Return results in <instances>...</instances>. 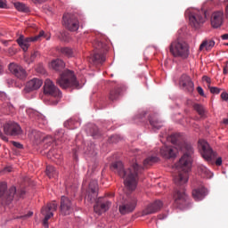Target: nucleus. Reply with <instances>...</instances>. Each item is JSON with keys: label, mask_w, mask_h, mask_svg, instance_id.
<instances>
[{"label": "nucleus", "mask_w": 228, "mask_h": 228, "mask_svg": "<svg viewBox=\"0 0 228 228\" xmlns=\"http://www.w3.org/2000/svg\"><path fill=\"white\" fill-rule=\"evenodd\" d=\"M177 148L183 152V155L181 157V159L175 164L173 181L175 185L182 186L189 181V172L192 166L194 150L188 142L177 144Z\"/></svg>", "instance_id": "1"}, {"label": "nucleus", "mask_w": 228, "mask_h": 228, "mask_svg": "<svg viewBox=\"0 0 228 228\" xmlns=\"http://www.w3.org/2000/svg\"><path fill=\"white\" fill-rule=\"evenodd\" d=\"M110 169L124 179V183L128 191H134L137 187L139 175L143 167L139 166L138 163H134L127 169H125L122 161H116L112 163Z\"/></svg>", "instance_id": "2"}, {"label": "nucleus", "mask_w": 228, "mask_h": 228, "mask_svg": "<svg viewBox=\"0 0 228 228\" xmlns=\"http://www.w3.org/2000/svg\"><path fill=\"white\" fill-rule=\"evenodd\" d=\"M169 52L175 58L187 59L190 55V48L183 40L177 39L169 45Z\"/></svg>", "instance_id": "3"}, {"label": "nucleus", "mask_w": 228, "mask_h": 228, "mask_svg": "<svg viewBox=\"0 0 228 228\" xmlns=\"http://www.w3.org/2000/svg\"><path fill=\"white\" fill-rule=\"evenodd\" d=\"M62 89H67L69 87L79 89L81 86L77 81V78L74 73L71 70L65 69L56 81Z\"/></svg>", "instance_id": "4"}, {"label": "nucleus", "mask_w": 228, "mask_h": 228, "mask_svg": "<svg viewBox=\"0 0 228 228\" xmlns=\"http://www.w3.org/2000/svg\"><path fill=\"white\" fill-rule=\"evenodd\" d=\"M96 52L90 57L89 62L94 65H99L105 61V52L108 50L107 45L102 41H97L94 45Z\"/></svg>", "instance_id": "5"}, {"label": "nucleus", "mask_w": 228, "mask_h": 228, "mask_svg": "<svg viewBox=\"0 0 228 228\" xmlns=\"http://www.w3.org/2000/svg\"><path fill=\"white\" fill-rule=\"evenodd\" d=\"M15 195L18 196L17 188L15 186H12L8 190V185L6 182L0 183V200L4 203H5L6 205L11 204Z\"/></svg>", "instance_id": "6"}, {"label": "nucleus", "mask_w": 228, "mask_h": 228, "mask_svg": "<svg viewBox=\"0 0 228 228\" xmlns=\"http://www.w3.org/2000/svg\"><path fill=\"white\" fill-rule=\"evenodd\" d=\"M44 38H45V32L42 30L36 37H25L24 36H20L17 39V44L23 50V52H28L29 46L31 45V43L40 42Z\"/></svg>", "instance_id": "7"}, {"label": "nucleus", "mask_w": 228, "mask_h": 228, "mask_svg": "<svg viewBox=\"0 0 228 228\" xmlns=\"http://www.w3.org/2000/svg\"><path fill=\"white\" fill-rule=\"evenodd\" d=\"M199 148L200 150L201 157L208 162H211L216 158V153L210 147L208 142L205 140L199 141Z\"/></svg>", "instance_id": "8"}, {"label": "nucleus", "mask_w": 228, "mask_h": 228, "mask_svg": "<svg viewBox=\"0 0 228 228\" xmlns=\"http://www.w3.org/2000/svg\"><path fill=\"white\" fill-rule=\"evenodd\" d=\"M137 207V198L135 196H128L119 206L121 215L133 213Z\"/></svg>", "instance_id": "9"}, {"label": "nucleus", "mask_w": 228, "mask_h": 228, "mask_svg": "<svg viewBox=\"0 0 228 228\" xmlns=\"http://www.w3.org/2000/svg\"><path fill=\"white\" fill-rule=\"evenodd\" d=\"M58 204L55 201L48 203L41 208V214L45 216L43 225L48 228V220L53 216V212L57 210Z\"/></svg>", "instance_id": "10"}, {"label": "nucleus", "mask_w": 228, "mask_h": 228, "mask_svg": "<svg viewBox=\"0 0 228 228\" xmlns=\"http://www.w3.org/2000/svg\"><path fill=\"white\" fill-rule=\"evenodd\" d=\"M63 25L71 32H75L79 28V22L75 14H69L67 12L63 15Z\"/></svg>", "instance_id": "11"}, {"label": "nucleus", "mask_w": 228, "mask_h": 228, "mask_svg": "<svg viewBox=\"0 0 228 228\" xmlns=\"http://www.w3.org/2000/svg\"><path fill=\"white\" fill-rule=\"evenodd\" d=\"M174 204L176 208H184L187 205V195L183 189H176L174 196Z\"/></svg>", "instance_id": "12"}, {"label": "nucleus", "mask_w": 228, "mask_h": 228, "mask_svg": "<svg viewBox=\"0 0 228 228\" xmlns=\"http://www.w3.org/2000/svg\"><path fill=\"white\" fill-rule=\"evenodd\" d=\"M4 132L9 136H19L22 133V128L18 123L10 121L4 124Z\"/></svg>", "instance_id": "13"}, {"label": "nucleus", "mask_w": 228, "mask_h": 228, "mask_svg": "<svg viewBox=\"0 0 228 228\" xmlns=\"http://www.w3.org/2000/svg\"><path fill=\"white\" fill-rule=\"evenodd\" d=\"M205 21V14H200V12H191L189 14V23L194 28H200Z\"/></svg>", "instance_id": "14"}, {"label": "nucleus", "mask_w": 228, "mask_h": 228, "mask_svg": "<svg viewBox=\"0 0 228 228\" xmlns=\"http://www.w3.org/2000/svg\"><path fill=\"white\" fill-rule=\"evenodd\" d=\"M44 93L45 94L51 95L53 97L61 96L60 90L54 86V84L50 79H46L45 81Z\"/></svg>", "instance_id": "15"}, {"label": "nucleus", "mask_w": 228, "mask_h": 228, "mask_svg": "<svg viewBox=\"0 0 228 228\" xmlns=\"http://www.w3.org/2000/svg\"><path fill=\"white\" fill-rule=\"evenodd\" d=\"M110 206V201L107 200L104 198H99L96 200V204L94 206V209L96 214L102 215V213L106 212Z\"/></svg>", "instance_id": "16"}, {"label": "nucleus", "mask_w": 228, "mask_h": 228, "mask_svg": "<svg viewBox=\"0 0 228 228\" xmlns=\"http://www.w3.org/2000/svg\"><path fill=\"white\" fill-rule=\"evenodd\" d=\"M60 209L62 216H69L72 213L73 205L68 197L61 196Z\"/></svg>", "instance_id": "17"}, {"label": "nucleus", "mask_w": 228, "mask_h": 228, "mask_svg": "<svg viewBox=\"0 0 228 228\" xmlns=\"http://www.w3.org/2000/svg\"><path fill=\"white\" fill-rule=\"evenodd\" d=\"M163 207L161 200H155L152 203L148 204L146 208L142 210V216H149L159 212Z\"/></svg>", "instance_id": "18"}, {"label": "nucleus", "mask_w": 228, "mask_h": 228, "mask_svg": "<svg viewBox=\"0 0 228 228\" xmlns=\"http://www.w3.org/2000/svg\"><path fill=\"white\" fill-rule=\"evenodd\" d=\"M8 68L10 72H12L19 79H24L28 76V74L26 73V69H24L21 66L18 64L11 63L9 64Z\"/></svg>", "instance_id": "19"}, {"label": "nucleus", "mask_w": 228, "mask_h": 228, "mask_svg": "<svg viewBox=\"0 0 228 228\" xmlns=\"http://www.w3.org/2000/svg\"><path fill=\"white\" fill-rule=\"evenodd\" d=\"M224 20V14L223 11H216L212 15H211V25L214 28H220Z\"/></svg>", "instance_id": "20"}, {"label": "nucleus", "mask_w": 228, "mask_h": 228, "mask_svg": "<svg viewBox=\"0 0 228 228\" xmlns=\"http://www.w3.org/2000/svg\"><path fill=\"white\" fill-rule=\"evenodd\" d=\"M177 152V148L173 146H162V148H160V155H162V158L165 159H175Z\"/></svg>", "instance_id": "21"}, {"label": "nucleus", "mask_w": 228, "mask_h": 228, "mask_svg": "<svg viewBox=\"0 0 228 228\" xmlns=\"http://www.w3.org/2000/svg\"><path fill=\"white\" fill-rule=\"evenodd\" d=\"M179 84L183 89H185L189 93H191L194 91V83L191 81V77L187 75L181 76Z\"/></svg>", "instance_id": "22"}, {"label": "nucleus", "mask_w": 228, "mask_h": 228, "mask_svg": "<svg viewBox=\"0 0 228 228\" xmlns=\"http://www.w3.org/2000/svg\"><path fill=\"white\" fill-rule=\"evenodd\" d=\"M191 194L195 201H201L208 195V190L201 185L193 189Z\"/></svg>", "instance_id": "23"}, {"label": "nucleus", "mask_w": 228, "mask_h": 228, "mask_svg": "<svg viewBox=\"0 0 228 228\" xmlns=\"http://www.w3.org/2000/svg\"><path fill=\"white\" fill-rule=\"evenodd\" d=\"M98 194V183L95 180L92 181L89 184V192L86 199L90 202H94Z\"/></svg>", "instance_id": "24"}, {"label": "nucleus", "mask_w": 228, "mask_h": 228, "mask_svg": "<svg viewBox=\"0 0 228 228\" xmlns=\"http://www.w3.org/2000/svg\"><path fill=\"white\" fill-rule=\"evenodd\" d=\"M44 82L40 78H33L30 81H28L25 86V91L27 93H29L34 90H38Z\"/></svg>", "instance_id": "25"}, {"label": "nucleus", "mask_w": 228, "mask_h": 228, "mask_svg": "<svg viewBox=\"0 0 228 228\" xmlns=\"http://www.w3.org/2000/svg\"><path fill=\"white\" fill-rule=\"evenodd\" d=\"M198 171H199V173H200V176H201L202 178H207V179H208V178H211L212 175H213L212 172L209 171V170L208 169V167H205L204 165H200V166L198 167Z\"/></svg>", "instance_id": "26"}, {"label": "nucleus", "mask_w": 228, "mask_h": 228, "mask_svg": "<svg viewBox=\"0 0 228 228\" xmlns=\"http://www.w3.org/2000/svg\"><path fill=\"white\" fill-rule=\"evenodd\" d=\"M150 125H151L153 129H159L160 127H163V122L159 120L156 115L150 116Z\"/></svg>", "instance_id": "27"}, {"label": "nucleus", "mask_w": 228, "mask_h": 228, "mask_svg": "<svg viewBox=\"0 0 228 228\" xmlns=\"http://www.w3.org/2000/svg\"><path fill=\"white\" fill-rule=\"evenodd\" d=\"M158 161H159V158L156 156L148 157L146 158V159H144V161H142V167L143 168H149Z\"/></svg>", "instance_id": "28"}, {"label": "nucleus", "mask_w": 228, "mask_h": 228, "mask_svg": "<svg viewBox=\"0 0 228 228\" xmlns=\"http://www.w3.org/2000/svg\"><path fill=\"white\" fill-rule=\"evenodd\" d=\"M45 174L50 179H55L58 177V172L53 166L46 167Z\"/></svg>", "instance_id": "29"}, {"label": "nucleus", "mask_w": 228, "mask_h": 228, "mask_svg": "<svg viewBox=\"0 0 228 228\" xmlns=\"http://www.w3.org/2000/svg\"><path fill=\"white\" fill-rule=\"evenodd\" d=\"M51 67L56 71H61L65 67V63L61 60L57 59L52 61Z\"/></svg>", "instance_id": "30"}, {"label": "nucleus", "mask_w": 228, "mask_h": 228, "mask_svg": "<svg viewBox=\"0 0 228 228\" xmlns=\"http://www.w3.org/2000/svg\"><path fill=\"white\" fill-rule=\"evenodd\" d=\"M121 91L122 89L120 86H117L113 90H111L109 96L110 100L112 102L118 100V97L120 96Z\"/></svg>", "instance_id": "31"}, {"label": "nucleus", "mask_w": 228, "mask_h": 228, "mask_svg": "<svg viewBox=\"0 0 228 228\" xmlns=\"http://www.w3.org/2000/svg\"><path fill=\"white\" fill-rule=\"evenodd\" d=\"M64 126L68 129H77V127H79L80 122L76 121L75 119H69L67 122L64 123Z\"/></svg>", "instance_id": "32"}, {"label": "nucleus", "mask_w": 228, "mask_h": 228, "mask_svg": "<svg viewBox=\"0 0 228 228\" xmlns=\"http://www.w3.org/2000/svg\"><path fill=\"white\" fill-rule=\"evenodd\" d=\"M14 7L18 12H29V9L28 7L26 6V4H22L21 2H15Z\"/></svg>", "instance_id": "33"}, {"label": "nucleus", "mask_w": 228, "mask_h": 228, "mask_svg": "<svg viewBox=\"0 0 228 228\" xmlns=\"http://www.w3.org/2000/svg\"><path fill=\"white\" fill-rule=\"evenodd\" d=\"M34 138L38 143H41L44 142V140L45 139V134L40 131H35Z\"/></svg>", "instance_id": "34"}, {"label": "nucleus", "mask_w": 228, "mask_h": 228, "mask_svg": "<svg viewBox=\"0 0 228 228\" xmlns=\"http://www.w3.org/2000/svg\"><path fill=\"white\" fill-rule=\"evenodd\" d=\"M216 45V43L214 41H209V42H203L200 45V50L202 51L204 48H206V50H209L212 47H214Z\"/></svg>", "instance_id": "35"}, {"label": "nucleus", "mask_w": 228, "mask_h": 228, "mask_svg": "<svg viewBox=\"0 0 228 228\" xmlns=\"http://www.w3.org/2000/svg\"><path fill=\"white\" fill-rule=\"evenodd\" d=\"M60 52L61 54L67 56L68 58H71L74 56L73 51L68 47L61 48Z\"/></svg>", "instance_id": "36"}, {"label": "nucleus", "mask_w": 228, "mask_h": 228, "mask_svg": "<svg viewBox=\"0 0 228 228\" xmlns=\"http://www.w3.org/2000/svg\"><path fill=\"white\" fill-rule=\"evenodd\" d=\"M194 110L198 112L200 117H203L205 115V108L201 104H194L193 105Z\"/></svg>", "instance_id": "37"}, {"label": "nucleus", "mask_w": 228, "mask_h": 228, "mask_svg": "<svg viewBox=\"0 0 228 228\" xmlns=\"http://www.w3.org/2000/svg\"><path fill=\"white\" fill-rule=\"evenodd\" d=\"M171 142L174 145H178V143H179V134H174L171 135Z\"/></svg>", "instance_id": "38"}, {"label": "nucleus", "mask_w": 228, "mask_h": 228, "mask_svg": "<svg viewBox=\"0 0 228 228\" xmlns=\"http://www.w3.org/2000/svg\"><path fill=\"white\" fill-rule=\"evenodd\" d=\"M209 91L213 94H218L221 93V89L216 86H208Z\"/></svg>", "instance_id": "39"}, {"label": "nucleus", "mask_w": 228, "mask_h": 228, "mask_svg": "<svg viewBox=\"0 0 228 228\" xmlns=\"http://www.w3.org/2000/svg\"><path fill=\"white\" fill-rule=\"evenodd\" d=\"M54 142V139L51 135H45L44 143L51 145Z\"/></svg>", "instance_id": "40"}, {"label": "nucleus", "mask_w": 228, "mask_h": 228, "mask_svg": "<svg viewBox=\"0 0 228 228\" xmlns=\"http://www.w3.org/2000/svg\"><path fill=\"white\" fill-rule=\"evenodd\" d=\"M196 90L200 96L206 97L205 92L201 86H198Z\"/></svg>", "instance_id": "41"}, {"label": "nucleus", "mask_w": 228, "mask_h": 228, "mask_svg": "<svg viewBox=\"0 0 228 228\" xmlns=\"http://www.w3.org/2000/svg\"><path fill=\"white\" fill-rule=\"evenodd\" d=\"M12 144L13 147H15L16 149L21 150L22 149V144L20 142H12Z\"/></svg>", "instance_id": "42"}, {"label": "nucleus", "mask_w": 228, "mask_h": 228, "mask_svg": "<svg viewBox=\"0 0 228 228\" xmlns=\"http://www.w3.org/2000/svg\"><path fill=\"white\" fill-rule=\"evenodd\" d=\"M16 53H17V50H16L15 48L10 47V48L8 49V54H9L10 56L15 55Z\"/></svg>", "instance_id": "43"}, {"label": "nucleus", "mask_w": 228, "mask_h": 228, "mask_svg": "<svg viewBox=\"0 0 228 228\" xmlns=\"http://www.w3.org/2000/svg\"><path fill=\"white\" fill-rule=\"evenodd\" d=\"M202 80L205 81L208 84V86H211V83H212L211 78L208 77V76L202 77Z\"/></svg>", "instance_id": "44"}, {"label": "nucleus", "mask_w": 228, "mask_h": 228, "mask_svg": "<svg viewBox=\"0 0 228 228\" xmlns=\"http://www.w3.org/2000/svg\"><path fill=\"white\" fill-rule=\"evenodd\" d=\"M0 138L4 142H8L9 141L8 137L2 131H0Z\"/></svg>", "instance_id": "45"}, {"label": "nucleus", "mask_w": 228, "mask_h": 228, "mask_svg": "<svg viewBox=\"0 0 228 228\" xmlns=\"http://www.w3.org/2000/svg\"><path fill=\"white\" fill-rule=\"evenodd\" d=\"M0 8H3V9L7 8V4L5 0H0Z\"/></svg>", "instance_id": "46"}, {"label": "nucleus", "mask_w": 228, "mask_h": 228, "mask_svg": "<svg viewBox=\"0 0 228 228\" xmlns=\"http://www.w3.org/2000/svg\"><path fill=\"white\" fill-rule=\"evenodd\" d=\"M221 98L224 100V101H228V93H222L221 94Z\"/></svg>", "instance_id": "47"}, {"label": "nucleus", "mask_w": 228, "mask_h": 228, "mask_svg": "<svg viewBox=\"0 0 228 228\" xmlns=\"http://www.w3.org/2000/svg\"><path fill=\"white\" fill-rule=\"evenodd\" d=\"M222 164H223V159H222V158H217L216 160V165L217 167H220V166H222Z\"/></svg>", "instance_id": "48"}, {"label": "nucleus", "mask_w": 228, "mask_h": 228, "mask_svg": "<svg viewBox=\"0 0 228 228\" xmlns=\"http://www.w3.org/2000/svg\"><path fill=\"white\" fill-rule=\"evenodd\" d=\"M31 216H33V211H29L27 215L23 216L24 218H29Z\"/></svg>", "instance_id": "49"}, {"label": "nucleus", "mask_w": 228, "mask_h": 228, "mask_svg": "<svg viewBox=\"0 0 228 228\" xmlns=\"http://www.w3.org/2000/svg\"><path fill=\"white\" fill-rule=\"evenodd\" d=\"M18 193H19V198H22V196L26 194V191L24 190H20V191H18Z\"/></svg>", "instance_id": "50"}, {"label": "nucleus", "mask_w": 228, "mask_h": 228, "mask_svg": "<svg viewBox=\"0 0 228 228\" xmlns=\"http://www.w3.org/2000/svg\"><path fill=\"white\" fill-rule=\"evenodd\" d=\"M38 55H39L38 52H34V53L31 54V59H32V60H35V58H37V56H38Z\"/></svg>", "instance_id": "51"}, {"label": "nucleus", "mask_w": 228, "mask_h": 228, "mask_svg": "<svg viewBox=\"0 0 228 228\" xmlns=\"http://www.w3.org/2000/svg\"><path fill=\"white\" fill-rule=\"evenodd\" d=\"M4 73V66H3V62L0 61V75H2Z\"/></svg>", "instance_id": "52"}, {"label": "nucleus", "mask_w": 228, "mask_h": 228, "mask_svg": "<svg viewBox=\"0 0 228 228\" xmlns=\"http://www.w3.org/2000/svg\"><path fill=\"white\" fill-rule=\"evenodd\" d=\"M4 171L8 172V173H11V172H12V167H5Z\"/></svg>", "instance_id": "53"}, {"label": "nucleus", "mask_w": 228, "mask_h": 228, "mask_svg": "<svg viewBox=\"0 0 228 228\" xmlns=\"http://www.w3.org/2000/svg\"><path fill=\"white\" fill-rule=\"evenodd\" d=\"M224 74H228V66H224L223 69Z\"/></svg>", "instance_id": "54"}, {"label": "nucleus", "mask_w": 228, "mask_h": 228, "mask_svg": "<svg viewBox=\"0 0 228 228\" xmlns=\"http://www.w3.org/2000/svg\"><path fill=\"white\" fill-rule=\"evenodd\" d=\"M221 38L223 40H228V34H224V35L221 36Z\"/></svg>", "instance_id": "55"}, {"label": "nucleus", "mask_w": 228, "mask_h": 228, "mask_svg": "<svg viewBox=\"0 0 228 228\" xmlns=\"http://www.w3.org/2000/svg\"><path fill=\"white\" fill-rule=\"evenodd\" d=\"M223 124H224L225 126H228V118H224L223 120Z\"/></svg>", "instance_id": "56"}, {"label": "nucleus", "mask_w": 228, "mask_h": 228, "mask_svg": "<svg viewBox=\"0 0 228 228\" xmlns=\"http://www.w3.org/2000/svg\"><path fill=\"white\" fill-rule=\"evenodd\" d=\"M225 15L228 18V5H226V7H225Z\"/></svg>", "instance_id": "57"}, {"label": "nucleus", "mask_w": 228, "mask_h": 228, "mask_svg": "<svg viewBox=\"0 0 228 228\" xmlns=\"http://www.w3.org/2000/svg\"><path fill=\"white\" fill-rule=\"evenodd\" d=\"M3 45H4L5 46H8L9 42L8 41H2Z\"/></svg>", "instance_id": "58"}, {"label": "nucleus", "mask_w": 228, "mask_h": 228, "mask_svg": "<svg viewBox=\"0 0 228 228\" xmlns=\"http://www.w3.org/2000/svg\"><path fill=\"white\" fill-rule=\"evenodd\" d=\"M47 40L49 39V37L48 38H46Z\"/></svg>", "instance_id": "59"}]
</instances>
